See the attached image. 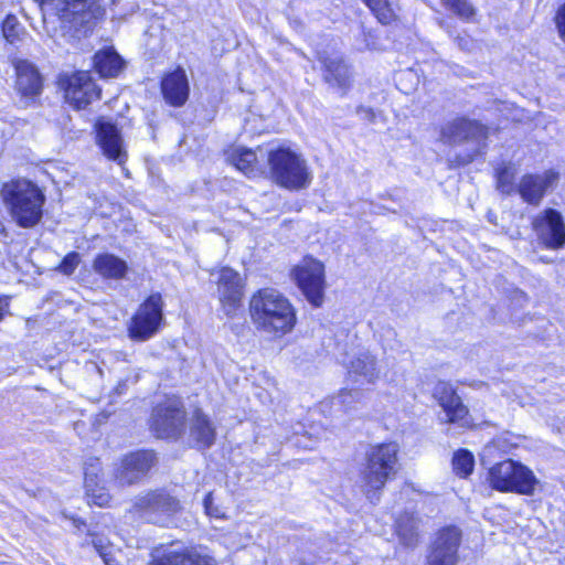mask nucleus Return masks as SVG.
Instances as JSON below:
<instances>
[{
  "label": "nucleus",
  "mask_w": 565,
  "mask_h": 565,
  "mask_svg": "<svg viewBox=\"0 0 565 565\" xmlns=\"http://www.w3.org/2000/svg\"><path fill=\"white\" fill-rule=\"evenodd\" d=\"M250 319L257 330L282 337L296 326V310L289 299L279 291L264 288L249 300Z\"/></svg>",
  "instance_id": "obj_1"
},
{
  "label": "nucleus",
  "mask_w": 565,
  "mask_h": 565,
  "mask_svg": "<svg viewBox=\"0 0 565 565\" xmlns=\"http://www.w3.org/2000/svg\"><path fill=\"white\" fill-rule=\"evenodd\" d=\"M398 450L396 443L373 445L366 450L361 470V487L372 503L379 501V491L396 473Z\"/></svg>",
  "instance_id": "obj_2"
},
{
  "label": "nucleus",
  "mask_w": 565,
  "mask_h": 565,
  "mask_svg": "<svg viewBox=\"0 0 565 565\" xmlns=\"http://www.w3.org/2000/svg\"><path fill=\"white\" fill-rule=\"evenodd\" d=\"M1 195L12 218L22 227H32L42 218L45 201L40 189L28 180H13L3 184Z\"/></svg>",
  "instance_id": "obj_3"
},
{
  "label": "nucleus",
  "mask_w": 565,
  "mask_h": 565,
  "mask_svg": "<svg viewBox=\"0 0 565 565\" xmlns=\"http://www.w3.org/2000/svg\"><path fill=\"white\" fill-rule=\"evenodd\" d=\"M270 179L281 188L298 191L311 183L306 161L289 148H277L268 152Z\"/></svg>",
  "instance_id": "obj_4"
},
{
  "label": "nucleus",
  "mask_w": 565,
  "mask_h": 565,
  "mask_svg": "<svg viewBox=\"0 0 565 565\" xmlns=\"http://www.w3.org/2000/svg\"><path fill=\"white\" fill-rule=\"evenodd\" d=\"M488 480L494 490L526 495L534 493L539 482L527 467L511 459L494 465L489 470Z\"/></svg>",
  "instance_id": "obj_5"
},
{
  "label": "nucleus",
  "mask_w": 565,
  "mask_h": 565,
  "mask_svg": "<svg viewBox=\"0 0 565 565\" xmlns=\"http://www.w3.org/2000/svg\"><path fill=\"white\" fill-rule=\"evenodd\" d=\"M150 427L158 438L175 439L185 427V409L178 397H168L152 411Z\"/></svg>",
  "instance_id": "obj_6"
},
{
  "label": "nucleus",
  "mask_w": 565,
  "mask_h": 565,
  "mask_svg": "<svg viewBox=\"0 0 565 565\" xmlns=\"http://www.w3.org/2000/svg\"><path fill=\"white\" fill-rule=\"evenodd\" d=\"M163 322V300L160 294L150 295L138 308L128 324L130 339L143 342L152 338Z\"/></svg>",
  "instance_id": "obj_7"
},
{
  "label": "nucleus",
  "mask_w": 565,
  "mask_h": 565,
  "mask_svg": "<svg viewBox=\"0 0 565 565\" xmlns=\"http://www.w3.org/2000/svg\"><path fill=\"white\" fill-rule=\"evenodd\" d=\"M159 462L153 450H137L122 456L114 467V481L119 487L139 483Z\"/></svg>",
  "instance_id": "obj_8"
},
{
  "label": "nucleus",
  "mask_w": 565,
  "mask_h": 565,
  "mask_svg": "<svg viewBox=\"0 0 565 565\" xmlns=\"http://www.w3.org/2000/svg\"><path fill=\"white\" fill-rule=\"evenodd\" d=\"M134 508L149 522L164 525L180 510V502L164 491H150L135 499Z\"/></svg>",
  "instance_id": "obj_9"
},
{
  "label": "nucleus",
  "mask_w": 565,
  "mask_h": 565,
  "mask_svg": "<svg viewBox=\"0 0 565 565\" xmlns=\"http://www.w3.org/2000/svg\"><path fill=\"white\" fill-rule=\"evenodd\" d=\"M533 230L539 242L548 249L565 246V223L562 214L554 209H546L533 220Z\"/></svg>",
  "instance_id": "obj_10"
},
{
  "label": "nucleus",
  "mask_w": 565,
  "mask_h": 565,
  "mask_svg": "<svg viewBox=\"0 0 565 565\" xmlns=\"http://www.w3.org/2000/svg\"><path fill=\"white\" fill-rule=\"evenodd\" d=\"M461 543V531L454 525L438 531L427 557L428 565H456L458 548Z\"/></svg>",
  "instance_id": "obj_11"
},
{
  "label": "nucleus",
  "mask_w": 565,
  "mask_h": 565,
  "mask_svg": "<svg viewBox=\"0 0 565 565\" xmlns=\"http://www.w3.org/2000/svg\"><path fill=\"white\" fill-rule=\"evenodd\" d=\"M488 128L476 120L459 117L446 122L440 130V140L449 146L460 145L465 141L484 140Z\"/></svg>",
  "instance_id": "obj_12"
},
{
  "label": "nucleus",
  "mask_w": 565,
  "mask_h": 565,
  "mask_svg": "<svg viewBox=\"0 0 565 565\" xmlns=\"http://www.w3.org/2000/svg\"><path fill=\"white\" fill-rule=\"evenodd\" d=\"M100 97V89L89 73L77 72L68 77L65 86V99L76 109H84Z\"/></svg>",
  "instance_id": "obj_13"
},
{
  "label": "nucleus",
  "mask_w": 565,
  "mask_h": 565,
  "mask_svg": "<svg viewBox=\"0 0 565 565\" xmlns=\"http://www.w3.org/2000/svg\"><path fill=\"white\" fill-rule=\"evenodd\" d=\"M42 7L51 8L62 18L71 19L83 14V21L97 19L104 13L103 0H36ZM116 0H111L114 3Z\"/></svg>",
  "instance_id": "obj_14"
},
{
  "label": "nucleus",
  "mask_w": 565,
  "mask_h": 565,
  "mask_svg": "<svg viewBox=\"0 0 565 565\" xmlns=\"http://www.w3.org/2000/svg\"><path fill=\"white\" fill-rule=\"evenodd\" d=\"M95 130L96 142L104 156L118 164H124L127 160V151L117 126L100 119L95 124Z\"/></svg>",
  "instance_id": "obj_15"
},
{
  "label": "nucleus",
  "mask_w": 565,
  "mask_h": 565,
  "mask_svg": "<svg viewBox=\"0 0 565 565\" xmlns=\"http://www.w3.org/2000/svg\"><path fill=\"white\" fill-rule=\"evenodd\" d=\"M13 66L17 74V90L28 104L42 92L41 75L35 65L26 60H13Z\"/></svg>",
  "instance_id": "obj_16"
},
{
  "label": "nucleus",
  "mask_w": 565,
  "mask_h": 565,
  "mask_svg": "<svg viewBox=\"0 0 565 565\" xmlns=\"http://www.w3.org/2000/svg\"><path fill=\"white\" fill-rule=\"evenodd\" d=\"M434 396L443 408L447 422L458 423L462 426L468 423L466 419L468 409L462 404L461 398L456 394L451 384L447 382L437 383L434 390Z\"/></svg>",
  "instance_id": "obj_17"
},
{
  "label": "nucleus",
  "mask_w": 565,
  "mask_h": 565,
  "mask_svg": "<svg viewBox=\"0 0 565 565\" xmlns=\"http://www.w3.org/2000/svg\"><path fill=\"white\" fill-rule=\"evenodd\" d=\"M557 181V173L545 171L542 174H525L518 185V192L529 204L539 205L546 191Z\"/></svg>",
  "instance_id": "obj_18"
},
{
  "label": "nucleus",
  "mask_w": 565,
  "mask_h": 565,
  "mask_svg": "<svg viewBox=\"0 0 565 565\" xmlns=\"http://www.w3.org/2000/svg\"><path fill=\"white\" fill-rule=\"evenodd\" d=\"M151 558L150 565H215L210 556L185 554L179 544L154 548Z\"/></svg>",
  "instance_id": "obj_19"
},
{
  "label": "nucleus",
  "mask_w": 565,
  "mask_h": 565,
  "mask_svg": "<svg viewBox=\"0 0 565 565\" xmlns=\"http://www.w3.org/2000/svg\"><path fill=\"white\" fill-rule=\"evenodd\" d=\"M161 93L166 103L173 107H181L186 103L190 86L183 68L178 67L162 77Z\"/></svg>",
  "instance_id": "obj_20"
},
{
  "label": "nucleus",
  "mask_w": 565,
  "mask_h": 565,
  "mask_svg": "<svg viewBox=\"0 0 565 565\" xmlns=\"http://www.w3.org/2000/svg\"><path fill=\"white\" fill-rule=\"evenodd\" d=\"M190 438L198 448H209L215 440V427L200 409L195 411L190 423Z\"/></svg>",
  "instance_id": "obj_21"
},
{
  "label": "nucleus",
  "mask_w": 565,
  "mask_h": 565,
  "mask_svg": "<svg viewBox=\"0 0 565 565\" xmlns=\"http://www.w3.org/2000/svg\"><path fill=\"white\" fill-rule=\"evenodd\" d=\"M93 269L105 279H124L128 269L127 263L109 253L99 254L93 262Z\"/></svg>",
  "instance_id": "obj_22"
},
{
  "label": "nucleus",
  "mask_w": 565,
  "mask_h": 565,
  "mask_svg": "<svg viewBox=\"0 0 565 565\" xmlns=\"http://www.w3.org/2000/svg\"><path fill=\"white\" fill-rule=\"evenodd\" d=\"M350 376L362 377L363 382L373 384L380 376L376 359L370 352L359 353L349 365Z\"/></svg>",
  "instance_id": "obj_23"
},
{
  "label": "nucleus",
  "mask_w": 565,
  "mask_h": 565,
  "mask_svg": "<svg viewBox=\"0 0 565 565\" xmlns=\"http://www.w3.org/2000/svg\"><path fill=\"white\" fill-rule=\"evenodd\" d=\"M296 282H324V265L311 257H303L291 270Z\"/></svg>",
  "instance_id": "obj_24"
},
{
  "label": "nucleus",
  "mask_w": 565,
  "mask_h": 565,
  "mask_svg": "<svg viewBox=\"0 0 565 565\" xmlns=\"http://www.w3.org/2000/svg\"><path fill=\"white\" fill-rule=\"evenodd\" d=\"M217 292L222 310L227 317H236L243 311V285H218Z\"/></svg>",
  "instance_id": "obj_25"
},
{
  "label": "nucleus",
  "mask_w": 565,
  "mask_h": 565,
  "mask_svg": "<svg viewBox=\"0 0 565 565\" xmlns=\"http://www.w3.org/2000/svg\"><path fill=\"white\" fill-rule=\"evenodd\" d=\"M96 71L103 77H116L124 67V61L113 49L99 51L94 56Z\"/></svg>",
  "instance_id": "obj_26"
},
{
  "label": "nucleus",
  "mask_w": 565,
  "mask_h": 565,
  "mask_svg": "<svg viewBox=\"0 0 565 565\" xmlns=\"http://www.w3.org/2000/svg\"><path fill=\"white\" fill-rule=\"evenodd\" d=\"M100 471L99 463H90L85 468L84 483L87 497L90 501L98 505H106L109 501V494L105 492L104 488L98 486V473Z\"/></svg>",
  "instance_id": "obj_27"
},
{
  "label": "nucleus",
  "mask_w": 565,
  "mask_h": 565,
  "mask_svg": "<svg viewBox=\"0 0 565 565\" xmlns=\"http://www.w3.org/2000/svg\"><path fill=\"white\" fill-rule=\"evenodd\" d=\"M324 65V79L329 84L338 87H347L350 79L348 65L340 57L321 58Z\"/></svg>",
  "instance_id": "obj_28"
},
{
  "label": "nucleus",
  "mask_w": 565,
  "mask_h": 565,
  "mask_svg": "<svg viewBox=\"0 0 565 565\" xmlns=\"http://www.w3.org/2000/svg\"><path fill=\"white\" fill-rule=\"evenodd\" d=\"M418 523V519L412 513H404L397 519L396 532L401 542L405 546L413 547L417 544Z\"/></svg>",
  "instance_id": "obj_29"
},
{
  "label": "nucleus",
  "mask_w": 565,
  "mask_h": 565,
  "mask_svg": "<svg viewBox=\"0 0 565 565\" xmlns=\"http://www.w3.org/2000/svg\"><path fill=\"white\" fill-rule=\"evenodd\" d=\"M227 160L246 175H253L256 171L257 154L250 149L234 148L227 153Z\"/></svg>",
  "instance_id": "obj_30"
},
{
  "label": "nucleus",
  "mask_w": 565,
  "mask_h": 565,
  "mask_svg": "<svg viewBox=\"0 0 565 565\" xmlns=\"http://www.w3.org/2000/svg\"><path fill=\"white\" fill-rule=\"evenodd\" d=\"M362 398V392L360 390H347L343 388L339 394L331 398L332 408L343 411L344 413L350 412L354 408Z\"/></svg>",
  "instance_id": "obj_31"
},
{
  "label": "nucleus",
  "mask_w": 565,
  "mask_h": 565,
  "mask_svg": "<svg viewBox=\"0 0 565 565\" xmlns=\"http://www.w3.org/2000/svg\"><path fill=\"white\" fill-rule=\"evenodd\" d=\"M516 169L508 163L497 169V189L503 194H511L518 190L514 184Z\"/></svg>",
  "instance_id": "obj_32"
},
{
  "label": "nucleus",
  "mask_w": 565,
  "mask_h": 565,
  "mask_svg": "<svg viewBox=\"0 0 565 565\" xmlns=\"http://www.w3.org/2000/svg\"><path fill=\"white\" fill-rule=\"evenodd\" d=\"M440 3L446 10L465 21H472L477 12L469 0H440Z\"/></svg>",
  "instance_id": "obj_33"
},
{
  "label": "nucleus",
  "mask_w": 565,
  "mask_h": 565,
  "mask_svg": "<svg viewBox=\"0 0 565 565\" xmlns=\"http://www.w3.org/2000/svg\"><path fill=\"white\" fill-rule=\"evenodd\" d=\"M473 466L475 458L470 451L460 449L454 454L452 467L457 476L461 478L468 477L472 472Z\"/></svg>",
  "instance_id": "obj_34"
},
{
  "label": "nucleus",
  "mask_w": 565,
  "mask_h": 565,
  "mask_svg": "<svg viewBox=\"0 0 565 565\" xmlns=\"http://www.w3.org/2000/svg\"><path fill=\"white\" fill-rule=\"evenodd\" d=\"M2 33L6 40L11 44L21 41L22 36L25 35L24 28L14 15H8L6 18L2 23Z\"/></svg>",
  "instance_id": "obj_35"
},
{
  "label": "nucleus",
  "mask_w": 565,
  "mask_h": 565,
  "mask_svg": "<svg viewBox=\"0 0 565 565\" xmlns=\"http://www.w3.org/2000/svg\"><path fill=\"white\" fill-rule=\"evenodd\" d=\"M370 10L376 17L379 22L382 24H390L396 19V14L392 8V4L388 0H383L381 2H374L371 4Z\"/></svg>",
  "instance_id": "obj_36"
},
{
  "label": "nucleus",
  "mask_w": 565,
  "mask_h": 565,
  "mask_svg": "<svg viewBox=\"0 0 565 565\" xmlns=\"http://www.w3.org/2000/svg\"><path fill=\"white\" fill-rule=\"evenodd\" d=\"M306 299L315 307H320L324 300L323 285H299Z\"/></svg>",
  "instance_id": "obj_37"
},
{
  "label": "nucleus",
  "mask_w": 565,
  "mask_h": 565,
  "mask_svg": "<svg viewBox=\"0 0 565 565\" xmlns=\"http://www.w3.org/2000/svg\"><path fill=\"white\" fill-rule=\"evenodd\" d=\"M81 263V255L77 252L68 253L57 267L64 275H72Z\"/></svg>",
  "instance_id": "obj_38"
},
{
  "label": "nucleus",
  "mask_w": 565,
  "mask_h": 565,
  "mask_svg": "<svg viewBox=\"0 0 565 565\" xmlns=\"http://www.w3.org/2000/svg\"><path fill=\"white\" fill-rule=\"evenodd\" d=\"M556 26L561 39L565 42V3L557 10L555 17Z\"/></svg>",
  "instance_id": "obj_39"
},
{
  "label": "nucleus",
  "mask_w": 565,
  "mask_h": 565,
  "mask_svg": "<svg viewBox=\"0 0 565 565\" xmlns=\"http://www.w3.org/2000/svg\"><path fill=\"white\" fill-rule=\"evenodd\" d=\"M218 278L216 282H235L237 273L228 267H223L218 270Z\"/></svg>",
  "instance_id": "obj_40"
},
{
  "label": "nucleus",
  "mask_w": 565,
  "mask_h": 565,
  "mask_svg": "<svg viewBox=\"0 0 565 565\" xmlns=\"http://www.w3.org/2000/svg\"><path fill=\"white\" fill-rule=\"evenodd\" d=\"M203 504H204V508H205V511L209 515H217L216 512L217 510L213 507V498H212V493H207L203 500Z\"/></svg>",
  "instance_id": "obj_41"
},
{
  "label": "nucleus",
  "mask_w": 565,
  "mask_h": 565,
  "mask_svg": "<svg viewBox=\"0 0 565 565\" xmlns=\"http://www.w3.org/2000/svg\"><path fill=\"white\" fill-rule=\"evenodd\" d=\"M104 562L106 565H121L118 563L114 557L109 556L108 554L103 555Z\"/></svg>",
  "instance_id": "obj_42"
},
{
  "label": "nucleus",
  "mask_w": 565,
  "mask_h": 565,
  "mask_svg": "<svg viewBox=\"0 0 565 565\" xmlns=\"http://www.w3.org/2000/svg\"><path fill=\"white\" fill-rule=\"evenodd\" d=\"M8 307V301L7 299H2L0 298V320H2L3 316H4V311Z\"/></svg>",
  "instance_id": "obj_43"
},
{
  "label": "nucleus",
  "mask_w": 565,
  "mask_h": 565,
  "mask_svg": "<svg viewBox=\"0 0 565 565\" xmlns=\"http://www.w3.org/2000/svg\"><path fill=\"white\" fill-rule=\"evenodd\" d=\"M456 41H457L458 45H459L460 47H462V49L468 47V44H469V42H470L468 39L459 38V36L456 39Z\"/></svg>",
  "instance_id": "obj_44"
},
{
  "label": "nucleus",
  "mask_w": 565,
  "mask_h": 565,
  "mask_svg": "<svg viewBox=\"0 0 565 565\" xmlns=\"http://www.w3.org/2000/svg\"><path fill=\"white\" fill-rule=\"evenodd\" d=\"M473 157H475V154H469V156H467L466 158H463V159L461 160V163H462V164H466V163L471 162V161L473 160Z\"/></svg>",
  "instance_id": "obj_45"
},
{
  "label": "nucleus",
  "mask_w": 565,
  "mask_h": 565,
  "mask_svg": "<svg viewBox=\"0 0 565 565\" xmlns=\"http://www.w3.org/2000/svg\"><path fill=\"white\" fill-rule=\"evenodd\" d=\"M125 386H126L125 383H119L118 386L116 387L117 394H119V395L122 394Z\"/></svg>",
  "instance_id": "obj_46"
},
{
  "label": "nucleus",
  "mask_w": 565,
  "mask_h": 565,
  "mask_svg": "<svg viewBox=\"0 0 565 565\" xmlns=\"http://www.w3.org/2000/svg\"><path fill=\"white\" fill-rule=\"evenodd\" d=\"M4 231V227L2 225V223L0 222V233H2Z\"/></svg>",
  "instance_id": "obj_47"
},
{
  "label": "nucleus",
  "mask_w": 565,
  "mask_h": 565,
  "mask_svg": "<svg viewBox=\"0 0 565 565\" xmlns=\"http://www.w3.org/2000/svg\"><path fill=\"white\" fill-rule=\"evenodd\" d=\"M477 143V148H476V151H479V146L481 143V141L478 143L477 141H475Z\"/></svg>",
  "instance_id": "obj_48"
}]
</instances>
